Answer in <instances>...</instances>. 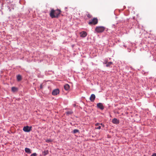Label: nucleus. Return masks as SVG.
<instances>
[{"label":"nucleus","mask_w":156,"mask_h":156,"mask_svg":"<svg viewBox=\"0 0 156 156\" xmlns=\"http://www.w3.org/2000/svg\"><path fill=\"white\" fill-rule=\"evenodd\" d=\"M61 11L59 9L54 10L51 9L50 13V16L52 18H58L61 13Z\"/></svg>","instance_id":"f257e3e1"},{"label":"nucleus","mask_w":156,"mask_h":156,"mask_svg":"<svg viewBox=\"0 0 156 156\" xmlns=\"http://www.w3.org/2000/svg\"><path fill=\"white\" fill-rule=\"evenodd\" d=\"M105 29V27L103 26L97 27L95 29V31L97 33L103 32Z\"/></svg>","instance_id":"f03ea898"},{"label":"nucleus","mask_w":156,"mask_h":156,"mask_svg":"<svg viewBox=\"0 0 156 156\" xmlns=\"http://www.w3.org/2000/svg\"><path fill=\"white\" fill-rule=\"evenodd\" d=\"M98 23V20L97 18H94L91 21L88 23V24L90 25H95L97 24Z\"/></svg>","instance_id":"7ed1b4c3"},{"label":"nucleus","mask_w":156,"mask_h":156,"mask_svg":"<svg viewBox=\"0 0 156 156\" xmlns=\"http://www.w3.org/2000/svg\"><path fill=\"white\" fill-rule=\"evenodd\" d=\"M32 128V126H27L23 127V130L25 132H29L31 130Z\"/></svg>","instance_id":"20e7f679"},{"label":"nucleus","mask_w":156,"mask_h":156,"mask_svg":"<svg viewBox=\"0 0 156 156\" xmlns=\"http://www.w3.org/2000/svg\"><path fill=\"white\" fill-rule=\"evenodd\" d=\"M59 93V90L58 89H55L52 92V95L55 96L58 94Z\"/></svg>","instance_id":"39448f33"},{"label":"nucleus","mask_w":156,"mask_h":156,"mask_svg":"<svg viewBox=\"0 0 156 156\" xmlns=\"http://www.w3.org/2000/svg\"><path fill=\"white\" fill-rule=\"evenodd\" d=\"M97 107L101 110H103L104 109V106L102 103H99L97 104Z\"/></svg>","instance_id":"423d86ee"},{"label":"nucleus","mask_w":156,"mask_h":156,"mask_svg":"<svg viewBox=\"0 0 156 156\" xmlns=\"http://www.w3.org/2000/svg\"><path fill=\"white\" fill-rule=\"evenodd\" d=\"M87 35V32L85 31H83L80 33V37H85Z\"/></svg>","instance_id":"0eeeda50"},{"label":"nucleus","mask_w":156,"mask_h":156,"mask_svg":"<svg viewBox=\"0 0 156 156\" xmlns=\"http://www.w3.org/2000/svg\"><path fill=\"white\" fill-rule=\"evenodd\" d=\"M112 122L113 123L115 124H118L119 123V120L116 118H114L112 120Z\"/></svg>","instance_id":"6e6552de"},{"label":"nucleus","mask_w":156,"mask_h":156,"mask_svg":"<svg viewBox=\"0 0 156 156\" xmlns=\"http://www.w3.org/2000/svg\"><path fill=\"white\" fill-rule=\"evenodd\" d=\"M95 98V95L94 94H92L91 95V96L90 97V101L91 102H93L94 101V100Z\"/></svg>","instance_id":"1a4fd4ad"},{"label":"nucleus","mask_w":156,"mask_h":156,"mask_svg":"<svg viewBox=\"0 0 156 156\" xmlns=\"http://www.w3.org/2000/svg\"><path fill=\"white\" fill-rule=\"evenodd\" d=\"M49 154V151L48 150H45L42 152V154L43 156H45Z\"/></svg>","instance_id":"9d476101"},{"label":"nucleus","mask_w":156,"mask_h":156,"mask_svg":"<svg viewBox=\"0 0 156 156\" xmlns=\"http://www.w3.org/2000/svg\"><path fill=\"white\" fill-rule=\"evenodd\" d=\"M25 151L28 154H30L31 153V150L28 148L26 147L25 149Z\"/></svg>","instance_id":"9b49d317"},{"label":"nucleus","mask_w":156,"mask_h":156,"mask_svg":"<svg viewBox=\"0 0 156 156\" xmlns=\"http://www.w3.org/2000/svg\"><path fill=\"white\" fill-rule=\"evenodd\" d=\"M17 80L18 81H20L22 79V77L20 75H18L16 76Z\"/></svg>","instance_id":"f8f14e48"},{"label":"nucleus","mask_w":156,"mask_h":156,"mask_svg":"<svg viewBox=\"0 0 156 156\" xmlns=\"http://www.w3.org/2000/svg\"><path fill=\"white\" fill-rule=\"evenodd\" d=\"M69 86L68 84H66L64 86L65 89L66 90H68L69 89Z\"/></svg>","instance_id":"ddd939ff"},{"label":"nucleus","mask_w":156,"mask_h":156,"mask_svg":"<svg viewBox=\"0 0 156 156\" xmlns=\"http://www.w3.org/2000/svg\"><path fill=\"white\" fill-rule=\"evenodd\" d=\"M18 88L15 87H12V90L13 92H15L18 91Z\"/></svg>","instance_id":"4468645a"},{"label":"nucleus","mask_w":156,"mask_h":156,"mask_svg":"<svg viewBox=\"0 0 156 156\" xmlns=\"http://www.w3.org/2000/svg\"><path fill=\"white\" fill-rule=\"evenodd\" d=\"M112 64V62H108L106 65V66L107 67H109Z\"/></svg>","instance_id":"2eb2a0df"},{"label":"nucleus","mask_w":156,"mask_h":156,"mask_svg":"<svg viewBox=\"0 0 156 156\" xmlns=\"http://www.w3.org/2000/svg\"><path fill=\"white\" fill-rule=\"evenodd\" d=\"M46 84H44L43 83H42L41 84L40 87V88L41 89H42L44 87L45 85Z\"/></svg>","instance_id":"dca6fc26"},{"label":"nucleus","mask_w":156,"mask_h":156,"mask_svg":"<svg viewBox=\"0 0 156 156\" xmlns=\"http://www.w3.org/2000/svg\"><path fill=\"white\" fill-rule=\"evenodd\" d=\"M86 15H87V17L89 18H91L92 17V16L89 13L87 12Z\"/></svg>","instance_id":"f3484780"},{"label":"nucleus","mask_w":156,"mask_h":156,"mask_svg":"<svg viewBox=\"0 0 156 156\" xmlns=\"http://www.w3.org/2000/svg\"><path fill=\"white\" fill-rule=\"evenodd\" d=\"M79 130L77 129H75L73 131V133H77L79 132Z\"/></svg>","instance_id":"a211bd4d"},{"label":"nucleus","mask_w":156,"mask_h":156,"mask_svg":"<svg viewBox=\"0 0 156 156\" xmlns=\"http://www.w3.org/2000/svg\"><path fill=\"white\" fill-rule=\"evenodd\" d=\"M4 0H0V4H1L3 5L4 4Z\"/></svg>","instance_id":"6ab92c4d"},{"label":"nucleus","mask_w":156,"mask_h":156,"mask_svg":"<svg viewBox=\"0 0 156 156\" xmlns=\"http://www.w3.org/2000/svg\"><path fill=\"white\" fill-rule=\"evenodd\" d=\"M52 140L51 139H47L46 140V142L47 143H49V142H51L52 141Z\"/></svg>","instance_id":"aec40b11"},{"label":"nucleus","mask_w":156,"mask_h":156,"mask_svg":"<svg viewBox=\"0 0 156 156\" xmlns=\"http://www.w3.org/2000/svg\"><path fill=\"white\" fill-rule=\"evenodd\" d=\"M37 156V154L36 153H33L32 154H31L30 156Z\"/></svg>","instance_id":"412c9836"},{"label":"nucleus","mask_w":156,"mask_h":156,"mask_svg":"<svg viewBox=\"0 0 156 156\" xmlns=\"http://www.w3.org/2000/svg\"><path fill=\"white\" fill-rule=\"evenodd\" d=\"M96 129H101V126H99L98 127H97Z\"/></svg>","instance_id":"4be33fe9"},{"label":"nucleus","mask_w":156,"mask_h":156,"mask_svg":"<svg viewBox=\"0 0 156 156\" xmlns=\"http://www.w3.org/2000/svg\"><path fill=\"white\" fill-rule=\"evenodd\" d=\"M151 156H156V153H153L152 155H151Z\"/></svg>","instance_id":"5701e85b"},{"label":"nucleus","mask_w":156,"mask_h":156,"mask_svg":"<svg viewBox=\"0 0 156 156\" xmlns=\"http://www.w3.org/2000/svg\"><path fill=\"white\" fill-rule=\"evenodd\" d=\"M100 124V123H96L95 124V126H98Z\"/></svg>","instance_id":"b1692460"},{"label":"nucleus","mask_w":156,"mask_h":156,"mask_svg":"<svg viewBox=\"0 0 156 156\" xmlns=\"http://www.w3.org/2000/svg\"><path fill=\"white\" fill-rule=\"evenodd\" d=\"M113 27L115 28V25L114 24H113L112 26Z\"/></svg>","instance_id":"393cba45"},{"label":"nucleus","mask_w":156,"mask_h":156,"mask_svg":"<svg viewBox=\"0 0 156 156\" xmlns=\"http://www.w3.org/2000/svg\"><path fill=\"white\" fill-rule=\"evenodd\" d=\"M100 124H101V125H102L103 127H104V124H103L102 123H101Z\"/></svg>","instance_id":"a878e982"},{"label":"nucleus","mask_w":156,"mask_h":156,"mask_svg":"<svg viewBox=\"0 0 156 156\" xmlns=\"http://www.w3.org/2000/svg\"><path fill=\"white\" fill-rule=\"evenodd\" d=\"M69 112H67V114H69Z\"/></svg>","instance_id":"bb28decb"}]
</instances>
